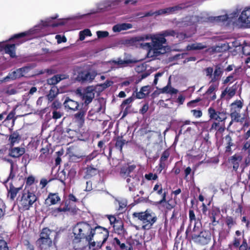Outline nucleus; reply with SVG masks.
I'll use <instances>...</instances> for the list:
<instances>
[{
  "label": "nucleus",
  "instance_id": "26",
  "mask_svg": "<svg viewBox=\"0 0 250 250\" xmlns=\"http://www.w3.org/2000/svg\"><path fill=\"white\" fill-rule=\"evenodd\" d=\"M59 89L55 86H52L49 91V94L47 95L48 100L52 102L54 100L59 93Z\"/></svg>",
  "mask_w": 250,
  "mask_h": 250
},
{
  "label": "nucleus",
  "instance_id": "17",
  "mask_svg": "<svg viewBox=\"0 0 250 250\" xmlns=\"http://www.w3.org/2000/svg\"><path fill=\"white\" fill-rule=\"evenodd\" d=\"M223 73V68L221 65H217L215 66V69L213 74V77L210 83H213L220 79Z\"/></svg>",
  "mask_w": 250,
  "mask_h": 250
},
{
  "label": "nucleus",
  "instance_id": "55",
  "mask_svg": "<svg viewBox=\"0 0 250 250\" xmlns=\"http://www.w3.org/2000/svg\"><path fill=\"white\" fill-rule=\"evenodd\" d=\"M52 117L54 119H58L61 118L62 115L63 113L60 111H57L56 110H54L52 112Z\"/></svg>",
  "mask_w": 250,
  "mask_h": 250
},
{
  "label": "nucleus",
  "instance_id": "39",
  "mask_svg": "<svg viewBox=\"0 0 250 250\" xmlns=\"http://www.w3.org/2000/svg\"><path fill=\"white\" fill-rule=\"evenodd\" d=\"M61 81V79H60L58 76L55 75L52 78L48 79L47 80V82L48 84L55 86V84L58 83Z\"/></svg>",
  "mask_w": 250,
  "mask_h": 250
},
{
  "label": "nucleus",
  "instance_id": "12",
  "mask_svg": "<svg viewBox=\"0 0 250 250\" xmlns=\"http://www.w3.org/2000/svg\"><path fill=\"white\" fill-rule=\"evenodd\" d=\"M136 61L132 59L122 60L121 58H118L117 60H112L110 62V63L114 64V65L116 68L124 67L129 65L130 63L136 62Z\"/></svg>",
  "mask_w": 250,
  "mask_h": 250
},
{
  "label": "nucleus",
  "instance_id": "4",
  "mask_svg": "<svg viewBox=\"0 0 250 250\" xmlns=\"http://www.w3.org/2000/svg\"><path fill=\"white\" fill-rule=\"evenodd\" d=\"M121 0H104L101 2L97 4V9L91 10V12L89 13L84 14L83 15H77L76 16H73L72 17H70L69 18L66 19V20H75L78 19H81L85 16L89 15L91 14H95L98 13L99 10H103L104 8H107L108 7L115 6L118 5L120 2Z\"/></svg>",
  "mask_w": 250,
  "mask_h": 250
},
{
  "label": "nucleus",
  "instance_id": "5",
  "mask_svg": "<svg viewBox=\"0 0 250 250\" xmlns=\"http://www.w3.org/2000/svg\"><path fill=\"white\" fill-rule=\"evenodd\" d=\"M37 199V198L34 193L29 191H24L19 200V203L24 209L28 210Z\"/></svg>",
  "mask_w": 250,
  "mask_h": 250
},
{
  "label": "nucleus",
  "instance_id": "33",
  "mask_svg": "<svg viewBox=\"0 0 250 250\" xmlns=\"http://www.w3.org/2000/svg\"><path fill=\"white\" fill-rule=\"evenodd\" d=\"M189 222L190 224L189 225V226L188 227V228L187 229L186 233V234H188V231H189V229L191 226V224L192 222V221H194V223L197 222V220L198 219H196L194 212L193 210L190 209L189 210Z\"/></svg>",
  "mask_w": 250,
  "mask_h": 250
},
{
  "label": "nucleus",
  "instance_id": "19",
  "mask_svg": "<svg viewBox=\"0 0 250 250\" xmlns=\"http://www.w3.org/2000/svg\"><path fill=\"white\" fill-rule=\"evenodd\" d=\"M21 77L23 76L22 73L21 68H20L9 73L8 76L4 78V79L3 80V81L6 82L8 81L9 79L13 80H15L17 78H20Z\"/></svg>",
  "mask_w": 250,
  "mask_h": 250
},
{
  "label": "nucleus",
  "instance_id": "57",
  "mask_svg": "<svg viewBox=\"0 0 250 250\" xmlns=\"http://www.w3.org/2000/svg\"><path fill=\"white\" fill-rule=\"evenodd\" d=\"M169 156V153L167 150L164 151L160 158V161H166Z\"/></svg>",
  "mask_w": 250,
  "mask_h": 250
},
{
  "label": "nucleus",
  "instance_id": "1",
  "mask_svg": "<svg viewBox=\"0 0 250 250\" xmlns=\"http://www.w3.org/2000/svg\"><path fill=\"white\" fill-rule=\"evenodd\" d=\"M151 41L152 49L147 52L148 57H157L160 54H165L167 50L166 39L159 34L144 35L139 36L126 41V43H132L134 42H141L145 41Z\"/></svg>",
  "mask_w": 250,
  "mask_h": 250
},
{
  "label": "nucleus",
  "instance_id": "28",
  "mask_svg": "<svg viewBox=\"0 0 250 250\" xmlns=\"http://www.w3.org/2000/svg\"><path fill=\"white\" fill-rule=\"evenodd\" d=\"M98 173V170L91 166H88L86 168V174L84 176L85 179H90L96 175Z\"/></svg>",
  "mask_w": 250,
  "mask_h": 250
},
{
  "label": "nucleus",
  "instance_id": "23",
  "mask_svg": "<svg viewBox=\"0 0 250 250\" xmlns=\"http://www.w3.org/2000/svg\"><path fill=\"white\" fill-rule=\"evenodd\" d=\"M132 24L130 23H124L118 24L113 26L112 30L114 32H119L122 30H125L132 28Z\"/></svg>",
  "mask_w": 250,
  "mask_h": 250
},
{
  "label": "nucleus",
  "instance_id": "21",
  "mask_svg": "<svg viewBox=\"0 0 250 250\" xmlns=\"http://www.w3.org/2000/svg\"><path fill=\"white\" fill-rule=\"evenodd\" d=\"M58 17V15H56V16L54 17H51L48 18L46 19L45 21H42V25L43 26H51L52 27H57L61 25H63L65 24V22L63 21L59 22L56 23H53L52 24H50L51 21L52 20L55 19Z\"/></svg>",
  "mask_w": 250,
  "mask_h": 250
},
{
  "label": "nucleus",
  "instance_id": "32",
  "mask_svg": "<svg viewBox=\"0 0 250 250\" xmlns=\"http://www.w3.org/2000/svg\"><path fill=\"white\" fill-rule=\"evenodd\" d=\"M202 229V224L199 218H198L197 222L194 223V227L192 230L193 234H199Z\"/></svg>",
  "mask_w": 250,
  "mask_h": 250
},
{
  "label": "nucleus",
  "instance_id": "10",
  "mask_svg": "<svg viewBox=\"0 0 250 250\" xmlns=\"http://www.w3.org/2000/svg\"><path fill=\"white\" fill-rule=\"evenodd\" d=\"M97 75L95 71H84L79 73L78 76V79L82 82H91Z\"/></svg>",
  "mask_w": 250,
  "mask_h": 250
},
{
  "label": "nucleus",
  "instance_id": "38",
  "mask_svg": "<svg viewBox=\"0 0 250 250\" xmlns=\"http://www.w3.org/2000/svg\"><path fill=\"white\" fill-rule=\"evenodd\" d=\"M84 156L80 155H76L74 154H70L69 155V160L71 162L78 163L79 162Z\"/></svg>",
  "mask_w": 250,
  "mask_h": 250
},
{
  "label": "nucleus",
  "instance_id": "14",
  "mask_svg": "<svg viewBox=\"0 0 250 250\" xmlns=\"http://www.w3.org/2000/svg\"><path fill=\"white\" fill-rule=\"evenodd\" d=\"M24 147H14L9 149V155L13 158H19L25 153Z\"/></svg>",
  "mask_w": 250,
  "mask_h": 250
},
{
  "label": "nucleus",
  "instance_id": "36",
  "mask_svg": "<svg viewBox=\"0 0 250 250\" xmlns=\"http://www.w3.org/2000/svg\"><path fill=\"white\" fill-rule=\"evenodd\" d=\"M208 112L210 119L218 121L219 112H217L214 108L210 107L208 109Z\"/></svg>",
  "mask_w": 250,
  "mask_h": 250
},
{
  "label": "nucleus",
  "instance_id": "53",
  "mask_svg": "<svg viewBox=\"0 0 250 250\" xmlns=\"http://www.w3.org/2000/svg\"><path fill=\"white\" fill-rule=\"evenodd\" d=\"M85 114V111L82 110L75 115V118L80 121H83V117Z\"/></svg>",
  "mask_w": 250,
  "mask_h": 250
},
{
  "label": "nucleus",
  "instance_id": "41",
  "mask_svg": "<svg viewBox=\"0 0 250 250\" xmlns=\"http://www.w3.org/2000/svg\"><path fill=\"white\" fill-rule=\"evenodd\" d=\"M182 7L180 5H176L172 7L167 8L168 15L176 13L177 12L181 10Z\"/></svg>",
  "mask_w": 250,
  "mask_h": 250
},
{
  "label": "nucleus",
  "instance_id": "8",
  "mask_svg": "<svg viewBox=\"0 0 250 250\" xmlns=\"http://www.w3.org/2000/svg\"><path fill=\"white\" fill-rule=\"evenodd\" d=\"M238 22L241 26L250 27V7L245 8L238 19Z\"/></svg>",
  "mask_w": 250,
  "mask_h": 250
},
{
  "label": "nucleus",
  "instance_id": "13",
  "mask_svg": "<svg viewBox=\"0 0 250 250\" xmlns=\"http://www.w3.org/2000/svg\"><path fill=\"white\" fill-rule=\"evenodd\" d=\"M63 105L65 108L73 111L78 110V107L79 106V104L77 102L72 100L68 97L66 98L63 103Z\"/></svg>",
  "mask_w": 250,
  "mask_h": 250
},
{
  "label": "nucleus",
  "instance_id": "42",
  "mask_svg": "<svg viewBox=\"0 0 250 250\" xmlns=\"http://www.w3.org/2000/svg\"><path fill=\"white\" fill-rule=\"evenodd\" d=\"M176 34V32L173 30H167L163 31L161 34L159 35L165 38L168 36H172L175 37Z\"/></svg>",
  "mask_w": 250,
  "mask_h": 250
},
{
  "label": "nucleus",
  "instance_id": "43",
  "mask_svg": "<svg viewBox=\"0 0 250 250\" xmlns=\"http://www.w3.org/2000/svg\"><path fill=\"white\" fill-rule=\"evenodd\" d=\"M231 106H232L231 110H237V111H239L243 106V104L240 100L236 101L232 103Z\"/></svg>",
  "mask_w": 250,
  "mask_h": 250
},
{
  "label": "nucleus",
  "instance_id": "48",
  "mask_svg": "<svg viewBox=\"0 0 250 250\" xmlns=\"http://www.w3.org/2000/svg\"><path fill=\"white\" fill-rule=\"evenodd\" d=\"M125 143V140L122 139H118L115 144V147L119 149L121 152L122 151L123 146Z\"/></svg>",
  "mask_w": 250,
  "mask_h": 250
},
{
  "label": "nucleus",
  "instance_id": "6",
  "mask_svg": "<svg viewBox=\"0 0 250 250\" xmlns=\"http://www.w3.org/2000/svg\"><path fill=\"white\" fill-rule=\"evenodd\" d=\"M191 239L196 244L206 245L211 241V234L209 231L204 230L201 231L199 234H192Z\"/></svg>",
  "mask_w": 250,
  "mask_h": 250
},
{
  "label": "nucleus",
  "instance_id": "63",
  "mask_svg": "<svg viewBox=\"0 0 250 250\" xmlns=\"http://www.w3.org/2000/svg\"><path fill=\"white\" fill-rule=\"evenodd\" d=\"M170 87V80H169L167 85L160 89L161 93H169Z\"/></svg>",
  "mask_w": 250,
  "mask_h": 250
},
{
  "label": "nucleus",
  "instance_id": "56",
  "mask_svg": "<svg viewBox=\"0 0 250 250\" xmlns=\"http://www.w3.org/2000/svg\"><path fill=\"white\" fill-rule=\"evenodd\" d=\"M248 245L247 240L243 237L242 244L239 246V250H248Z\"/></svg>",
  "mask_w": 250,
  "mask_h": 250
},
{
  "label": "nucleus",
  "instance_id": "22",
  "mask_svg": "<svg viewBox=\"0 0 250 250\" xmlns=\"http://www.w3.org/2000/svg\"><path fill=\"white\" fill-rule=\"evenodd\" d=\"M4 50L5 53L10 55L11 58H15L16 55V45L15 44H6L4 47Z\"/></svg>",
  "mask_w": 250,
  "mask_h": 250
},
{
  "label": "nucleus",
  "instance_id": "24",
  "mask_svg": "<svg viewBox=\"0 0 250 250\" xmlns=\"http://www.w3.org/2000/svg\"><path fill=\"white\" fill-rule=\"evenodd\" d=\"M21 137L19 133L16 131L12 133L9 136V141L11 146H13L15 144H17L21 140Z\"/></svg>",
  "mask_w": 250,
  "mask_h": 250
},
{
  "label": "nucleus",
  "instance_id": "35",
  "mask_svg": "<svg viewBox=\"0 0 250 250\" xmlns=\"http://www.w3.org/2000/svg\"><path fill=\"white\" fill-rule=\"evenodd\" d=\"M35 67V65L33 64H28L25 66L21 68L23 76H26L29 72Z\"/></svg>",
  "mask_w": 250,
  "mask_h": 250
},
{
  "label": "nucleus",
  "instance_id": "50",
  "mask_svg": "<svg viewBox=\"0 0 250 250\" xmlns=\"http://www.w3.org/2000/svg\"><path fill=\"white\" fill-rule=\"evenodd\" d=\"M218 85L214 83H212L208 88L206 92V94L209 95L213 93L214 91L217 89Z\"/></svg>",
  "mask_w": 250,
  "mask_h": 250
},
{
  "label": "nucleus",
  "instance_id": "20",
  "mask_svg": "<svg viewBox=\"0 0 250 250\" xmlns=\"http://www.w3.org/2000/svg\"><path fill=\"white\" fill-rule=\"evenodd\" d=\"M38 245L42 248H46V247H50L52 244V240L51 238H44L42 236L37 241Z\"/></svg>",
  "mask_w": 250,
  "mask_h": 250
},
{
  "label": "nucleus",
  "instance_id": "59",
  "mask_svg": "<svg viewBox=\"0 0 250 250\" xmlns=\"http://www.w3.org/2000/svg\"><path fill=\"white\" fill-rule=\"evenodd\" d=\"M242 51L244 54L250 55V45H245L242 48Z\"/></svg>",
  "mask_w": 250,
  "mask_h": 250
},
{
  "label": "nucleus",
  "instance_id": "64",
  "mask_svg": "<svg viewBox=\"0 0 250 250\" xmlns=\"http://www.w3.org/2000/svg\"><path fill=\"white\" fill-rule=\"evenodd\" d=\"M206 74L207 76H209L210 78L213 77V69L211 67H207L205 69Z\"/></svg>",
  "mask_w": 250,
  "mask_h": 250
},
{
  "label": "nucleus",
  "instance_id": "47",
  "mask_svg": "<svg viewBox=\"0 0 250 250\" xmlns=\"http://www.w3.org/2000/svg\"><path fill=\"white\" fill-rule=\"evenodd\" d=\"M52 231L47 228H44L42 229L41 234H40V238H42V236L44 238H50V235Z\"/></svg>",
  "mask_w": 250,
  "mask_h": 250
},
{
  "label": "nucleus",
  "instance_id": "34",
  "mask_svg": "<svg viewBox=\"0 0 250 250\" xmlns=\"http://www.w3.org/2000/svg\"><path fill=\"white\" fill-rule=\"evenodd\" d=\"M237 110H232L230 113V117L232 121L236 122H241L240 120L241 115Z\"/></svg>",
  "mask_w": 250,
  "mask_h": 250
},
{
  "label": "nucleus",
  "instance_id": "62",
  "mask_svg": "<svg viewBox=\"0 0 250 250\" xmlns=\"http://www.w3.org/2000/svg\"><path fill=\"white\" fill-rule=\"evenodd\" d=\"M227 119L226 113L224 112H219L218 114V121L219 122H222L225 121Z\"/></svg>",
  "mask_w": 250,
  "mask_h": 250
},
{
  "label": "nucleus",
  "instance_id": "15",
  "mask_svg": "<svg viewBox=\"0 0 250 250\" xmlns=\"http://www.w3.org/2000/svg\"><path fill=\"white\" fill-rule=\"evenodd\" d=\"M60 198L57 193H50L45 201V204L48 206L55 205L60 201Z\"/></svg>",
  "mask_w": 250,
  "mask_h": 250
},
{
  "label": "nucleus",
  "instance_id": "30",
  "mask_svg": "<svg viewBox=\"0 0 250 250\" xmlns=\"http://www.w3.org/2000/svg\"><path fill=\"white\" fill-rule=\"evenodd\" d=\"M149 86H145L141 88L139 92L136 93V97L138 99H143L148 94Z\"/></svg>",
  "mask_w": 250,
  "mask_h": 250
},
{
  "label": "nucleus",
  "instance_id": "27",
  "mask_svg": "<svg viewBox=\"0 0 250 250\" xmlns=\"http://www.w3.org/2000/svg\"><path fill=\"white\" fill-rule=\"evenodd\" d=\"M37 27H38L37 26H36L34 27V28L31 29L27 31L22 32V33L17 34H15L12 37H11L9 40L18 39V38L23 37L26 35L33 34L36 30H38V29H37Z\"/></svg>",
  "mask_w": 250,
  "mask_h": 250
},
{
  "label": "nucleus",
  "instance_id": "31",
  "mask_svg": "<svg viewBox=\"0 0 250 250\" xmlns=\"http://www.w3.org/2000/svg\"><path fill=\"white\" fill-rule=\"evenodd\" d=\"M205 48V46L201 43H195L189 44L187 46L188 50H200Z\"/></svg>",
  "mask_w": 250,
  "mask_h": 250
},
{
  "label": "nucleus",
  "instance_id": "49",
  "mask_svg": "<svg viewBox=\"0 0 250 250\" xmlns=\"http://www.w3.org/2000/svg\"><path fill=\"white\" fill-rule=\"evenodd\" d=\"M216 214V211H215L214 210H212L211 212L210 213H209V217L210 218L211 222H212V224L213 226L216 225L218 223V221H216V219H215Z\"/></svg>",
  "mask_w": 250,
  "mask_h": 250
},
{
  "label": "nucleus",
  "instance_id": "54",
  "mask_svg": "<svg viewBox=\"0 0 250 250\" xmlns=\"http://www.w3.org/2000/svg\"><path fill=\"white\" fill-rule=\"evenodd\" d=\"M3 91L8 95H12L16 93V91L11 86L7 87L3 90Z\"/></svg>",
  "mask_w": 250,
  "mask_h": 250
},
{
  "label": "nucleus",
  "instance_id": "29",
  "mask_svg": "<svg viewBox=\"0 0 250 250\" xmlns=\"http://www.w3.org/2000/svg\"><path fill=\"white\" fill-rule=\"evenodd\" d=\"M242 159V156L238 155H234L231 157V161L233 164V169L236 171L238 168L239 163Z\"/></svg>",
  "mask_w": 250,
  "mask_h": 250
},
{
  "label": "nucleus",
  "instance_id": "11",
  "mask_svg": "<svg viewBox=\"0 0 250 250\" xmlns=\"http://www.w3.org/2000/svg\"><path fill=\"white\" fill-rule=\"evenodd\" d=\"M135 168L136 166L134 165L123 166L121 169V176L124 178H126L128 177L130 178L136 175L134 172Z\"/></svg>",
  "mask_w": 250,
  "mask_h": 250
},
{
  "label": "nucleus",
  "instance_id": "18",
  "mask_svg": "<svg viewBox=\"0 0 250 250\" xmlns=\"http://www.w3.org/2000/svg\"><path fill=\"white\" fill-rule=\"evenodd\" d=\"M238 12L237 11H234L232 13L227 15L226 14L225 15H221L219 16H217L214 18V20L217 21H226L227 20L231 21L234 18L238 17Z\"/></svg>",
  "mask_w": 250,
  "mask_h": 250
},
{
  "label": "nucleus",
  "instance_id": "25",
  "mask_svg": "<svg viewBox=\"0 0 250 250\" xmlns=\"http://www.w3.org/2000/svg\"><path fill=\"white\" fill-rule=\"evenodd\" d=\"M22 187L19 188L14 187L12 184H10L9 188H7L8 194L10 195V198L11 200H13L16 197L17 193L21 190Z\"/></svg>",
  "mask_w": 250,
  "mask_h": 250
},
{
  "label": "nucleus",
  "instance_id": "61",
  "mask_svg": "<svg viewBox=\"0 0 250 250\" xmlns=\"http://www.w3.org/2000/svg\"><path fill=\"white\" fill-rule=\"evenodd\" d=\"M55 38L57 40V42L58 43L65 42H66V39L64 36H62L60 35H57L56 36Z\"/></svg>",
  "mask_w": 250,
  "mask_h": 250
},
{
  "label": "nucleus",
  "instance_id": "45",
  "mask_svg": "<svg viewBox=\"0 0 250 250\" xmlns=\"http://www.w3.org/2000/svg\"><path fill=\"white\" fill-rule=\"evenodd\" d=\"M236 74V69L235 70L234 72L232 74H230L226 78V79L224 81L223 83L226 84L228 83H232L236 79L235 78V75Z\"/></svg>",
  "mask_w": 250,
  "mask_h": 250
},
{
  "label": "nucleus",
  "instance_id": "52",
  "mask_svg": "<svg viewBox=\"0 0 250 250\" xmlns=\"http://www.w3.org/2000/svg\"><path fill=\"white\" fill-rule=\"evenodd\" d=\"M141 47L144 49H146L148 51L152 49L151 42H141L140 43Z\"/></svg>",
  "mask_w": 250,
  "mask_h": 250
},
{
  "label": "nucleus",
  "instance_id": "37",
  "mask_svg": "<svg viewBox=\"0 0 250 250\" xmlns=\"http://www.w3.org/2000/svg\"><path fill=\"white\" fill-rule=\"evenodd\" d=\"M92 34L91 31L88 29H85L83 31H81L79 33V39L80 41H83L85 36H91Z\"/></svg>",
  "mask_w": 250,
  "mask_h": 250
},
{
  "label": "nucleus",
  "instance_id": "60",
  "mask_svg": "<svg viewBox=\"0 0 250 250\" xmlns=\"http://www.w3.org/2000/svg\"><path fill=\"white\" fill-rule=\"evenodd\" d=\"M114 243H115L117 245L119 246L122 250H125L126 248L125 244V243H121L119 239L117 238L114 239Z\"/></svg>",
  "mask_w": 250,
  "mask_h": 250
},
{
  "label": "nucleus",
  "instance_id": "7",
  "mask_svg": "<svg viewBox=\"0 0 250 250\" xmlns=\"http://www.w3.org/2000/svg\"><path fill=\"white\" fill-rule=\"evenodd\" d=\"M77 95L84 101L85 105L88 104L90 103L95 97V93L93 91L87 88L82 91L81 89H78L76 90Z\"/></svg>",
  "mask_w": 250,
  "mask_h": 250
},
{
  "label": "nucleus",
  "instance_id": "2",
  "mask_svg": "<svg viewBox=\"0 0 250 250\" xmlns=\"http://www.w3.org/2000/svg\"><path fill=\"white\" fill-rule=\"evenodd\" d=\"M91 226L86 222H79L73 229V233L75 236L74 241L78 242L82 239H85L86 241H91L93 237Z\"/></svg>",
  "mask_w": 250,
  "mask_h": 250
},
{
  "label": "nucleus",
  "instance_id": "51",
  "mask_svg": "<svg viewBox=\"0 0 250 250\" xmlns=\"http://www.w3.org/2000/svg\"><path fill=\"white\" fill-rule=\"evenodd\" d=\"M98 39L104 38L108 36L109 33L106 31H98L96 32Z\"/></svg>",
  "mask_w": 250,
  "mask_h": 250
},
{
  "label": "nucleus",
  "instance_id": "16",
  "mask_svg": "<svg viewBox=\"0 0 250 250\" xmlns=\"http://www.w3.org/2000/svg\"><path fill=\"white\" fill-rule=\"evenodd\" d=\"M139 179L136 175L126 179V182L130 183L128 185L129 190L130 191H133L135 190V187L139 184Z\"/></svg>",
  "mask_w": 250,
  "mask_h": 250
},
{
  "label": "nucleus",
  "instance_id": "40",
  "mask_svg": "<svg viewBox=\"0 0 250 250\" xmlns=\"http://www.w3.org/2000/svg\"><path fill=\"white\" fill-rule=\"evenodd\" d=\"M237 89V86L236 84L230 87H227L228 95L229 98H231L235 95Z\"/></svg>",
  "mask_w": 250,
  "mask_h": 250
},
{
  "label": "nucleus",
  "instance_id": "44",
  "mask_svg": "<svg viewBox=\"0 0 250 250\" xmlns=\"http://www.w3.org/2000/svg\"><path fill=\"white\" fill-rule=\"evenodd\" d=\"M225 140L227 145V146H226V151H230V147L233 146V143L232 142L231 137L229 135H228L225 137Z\"/></svg>",
  "mask_w": 250,
  "mask_h": 250
},
{
  "label": "nucleus",
  "instance_id": "58",
  "mask_svg": "<svg viewBox=\"0 0 250 250\" xmlns=\"http://www.w3.org/2000/svg\"><path fill=\"white\" fill-rule=\"evenodd\" d=\"M133 100L134 98L132 97H129L128 99L124 100V102L122 103V104L121 105V107L123 108L125 106V105L129 104L133 101Z\"/></svg>",
  "mask_w": 250,
  "mask_h": 250
},
{
  "label": "nucleus",
  "instance_id": "3",
  "mask_svg": "<svg viewBox=\"0 0 250 250\" xmlns=\"http://www.w3.org/2000/svg\"><path fill=\"white\" fill-rule=\"evenodd\" d=\"M132 216L134 218H137L138 220L142 221L145 225L142 226L144 229H149L155 223L157 217L155 214L150 210H146L144 212H135L132 214Z\"/></svg>",
  "mask_w": 250,
  "mask_h": 250
},
{
  "label": "nucleus",
  "instance_id": "46",
  "mask_svg": "<svg viewBox=\"0 0 250 250\" xmlns=\"http://www.w3.org/2000/svg\"><path fill=\"white\" fill-rule=\"evenodd\" d=\"M226 223L229 228L230 229L236 224V221L232 217L227 216L226 219Z\"/></svg>",
  "mask_w": 250,
  "mask_h": 250
},
{
  "label": "nucleus",
  "instance_id": "9",
  "mask_svg": "<svg viewBox=\"0 0 250 250\" xmlns=\"http://www.w3.org/2000/svg\"><path fill=\"white\" fill-rule=\"evenodd\" d=\"M92 231L93 236L96 235L98 239H103L102 244H104L106 241L109 235L108 230L106 229L99 226L92 229Z\"/></svg>",
  "mask_w": 250,
  "mask_h": 250
}]
</instances>
